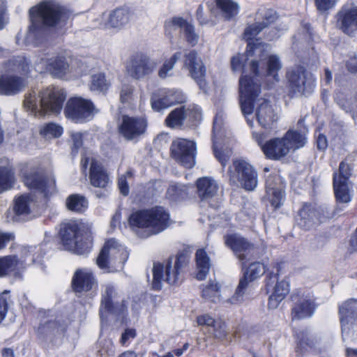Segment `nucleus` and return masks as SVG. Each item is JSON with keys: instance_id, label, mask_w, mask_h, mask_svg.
<instances>
[{"instance_id": "obj_1", "label": "nucleus", "mask_w": 357, "mask_h": 357, "mask_svg": "<svg viewBox=\"0 0 357 357\" xmlns=\"http://www.w3.org/2000/svg\"><path fill=\"white\" fill-rule=\"evenodd\" d=\"M31 22L25 36L26 43L39 44L45 34V26H54L69 17L68 11L53 1H43L29 10Z\"/></svg>"}, {"instance_id": "obj_2", "label": "nucleus", "mask_w": 357, "mask_h": 357, "mask_svg": "<svg viewBox=\"0 0 357 357\" xmlns=\"http://www.w3.org/2000/svg\"><path fill=\"white\" fill-rule=\"evenodd\" d=\"M66 98L65 91L49 86L38 92L31 91L25 96L24 106L34 116H45L60 113Z\"/></svg>"}, {"instance_id": "obj_3", "label": "nucleus", "mask_w": 357, "mask_h": 357, "mask_svg": "<svg viewBox=\"0 0 357 357\" xmlns=\"http://www.w3.org/2000/svg\"><path fill=\"white\" fill-rule=\"evenodd\" d=\"M128 221L131 229L142 238L157 234L170 224L169 214L162 206L135 211Z\"/></svg>"}, {"instance_id": "obj_4", "label": "nucleus", "mask_w": 357, "mask_h": 357, "mask_svg": "<svg viewBox=\"0 0 357 357\" xmlns=\"http://www.w3.org/2000/svg\"><path fill=\"white\" fill-rule=\"evenodd\" d=\"M269 50L270 45L268 44L249 43L246 50L247 56L258 57L250 61V71L257 77H271L274 82H278V72L282 69V63L278 55L268 54Z\"/></svg>"}, {"instance_id": "obj_5", "label": "nucleus", "mask_w": 357, "mask_h": 357, "mask_svg": "<svg viewBox=\"0 0 357 357\" xmlns=\"http://www.w3.org/2000/svg\"><path fill=\"white\" fill-rule=\"evenodd\" d=\"M60 236L65 249L78 255L88 252L93 244L91 233H81L80 227L75 220H70L61 225Z\"/></svg>"}, {"instance_id": "obj_6", "label": "nucleus", "mask_w": 357, "mask_h": 357, "mask_svg": "<svg viewBox=\"0 0 357 357\" xmlns=\"http://www.w3.org/2000/svg\"><path fill=\"white\" fill-rule=\"evenodd\" d=\"M39 250L36 247L20 246L15 254L0 257V277L17 275L27 266L40 261L41 256H35Z\"/></svg>"}, {"instance_id": "obj_7", "label": "nucleus", "mask_w": 357, "mask_h": 357, "mask_svg": "<svg viewBox=\"0 0 357 357\" xmlns=\"http://www.w3.org/2000/svg\"><path fill=\"white\" fill-rule=\"evenodd\" d=\"M189 260L185 255H179L176 258H169L165 264H155L153 268V288L160 290L162 282L174 284L178 282L183 268Z\"/></svg>"}, {"instance_id": "obj_8", "label": "nucleus", "mask_w": 357, "mask_h": 357, "mask_svg": "<svg viewBox=\"0 0 357 357\" xmlns=\"http://www.w3.org/2000/svg\"><path fill=\"white\" fill-rule=\"evenodd\" d=\"M128 250L115 239L105 243L96 259L98 266L104 272H114L122 269L128 258Z\"/></svg>"}, {"instance_id": "obj_9", "label": "nucleus", "mask_w": 357, "mask_h": 357, "mask_svg": "<svg viewBox=\"0 0 357 357\" xmlns=\"http://www.w3.org/2000/svg\"><path fill=\"white\" fill-rule=\"evenodd\" d=\"M306 143L305 136L299 132L289 130L282 138H275L262 146L266 156H286L291 150L303 147Z\"/></svg>"}, {"instance_id": "obj_10", "label": "nucleus", "mask_w": 357, "mask_h": 357, "mask_svg": "<svg viewBox=\"0 0 357 357\" xmlns=\"http://www.w3.org/2000/svg\"><path fill=\"white\" fill-rule=\"evenodd\" d=\"M265 272L264 264L260 262L250 264L240 280L234 296L230 298L231 303L237 304L247 298L252 289V282L262 276Z\"/></svg>"}, {"instance_id": "obj_11", "label": "nucleus", "mask_w": 357, "mask_h": 357, "mask_svg": "<svg viewBox=\"0 0 357 357\" xmlns=\"http://www.w3.org/2000/svg\"><path fill=\"white\" fill-rule=\"evenodd\" d=\"M98 110L93 103L81 97L70 98L66 105V116L75 123H83L91 119Z\"/></svg>"}, {"instance_id": "obj_12", "label": "nucleus", "mask_w": 357, "mask_h": 357, "mask_svg": "<svg viewBox=\"0 0 357 357\" xmlns=\"http://www.w3.org/2000/svg\"><path fill=\"white\" fill-rule=\"evenodd\" d=\"M286 78L290 92L294 95H305L313 90L314 79L303 66L290 68L286 73Z\"/></svg>"}, {"instance_id": "obj_13", "label": "nucleus", "mask_w": 357, "mask_h": 357, "mask_svg": "<svg viewBox=\"0 0 357 357\" xmlns=\"http://www.w3.org/2000/svg\"><path fill=\"white\" fill-rule=\"evenodd\" d=\"M156 67V61L147 55L136 54L128 60L126 70L131 78L140 80L152 75Z\"/></svg>"}, {"instance_id": "obj_14", "label": "nucleus", "mask_w": 357, "mask_h": 357, "mask_svg": "<svg viewBox=\"0 0 357 357\" xmlns=\"http://www.w3.org/2000/svg\"><path fill=\"white\" fill-rule=\"evenodd\" d=\"M266 280L267 291L271 292L268 307L275 309L289 292V282L286 280L279 279L278 269L275 272L267 271Z\"/></svg>"}, {"instance_id": "obj_15", "label": "nucleus", "mask_w": 357, "mask_h": 357, "mask_svg": "<svg viewBox=\"0 0 357 357\" xmlns=\"http://www.w3.org/2000/svg\"><path fill=\"white\" fill-rule=\"evenodd\" d=\"M119 296L116 289L110 284L106 285L102 293L100 316L102 321L109 314H123L127 310V305L124 301L120 303Z\"/></svg>"}, {"instance_id": "obj_16", "label": "nucleus", "mask_w": 357, "mask_h": 357, "mask_svg": "<svg viewBox=\"0 0 357 357\" xmlns=\"http://www.w3.org/2000/svg\"><path fill=\"white\" fill-rule=\"evenodd\" d=\"M24 181L29 188L38 190L47 197L56 192V183L54 177L52 175L44 176L41 172L35 169L31 170L28 174L25 172H22Z\"/></svg>"}, {"instance_id": "obj_17", "label": "nucleus", "mask_w": 357, "mask_h": 357, "mask_svg": "<svg viewBox=\"0 0 357 357\" xmlns=\"http://www.w3.org/2000/svg\"><path fill=\"white\" fill-rule=\"evenodd\" d=\"M185 99L183 93L178 90L160 89L153 93L151 104L154 111L160 112L174 104L182 103Z\"/></svg>"}, {"instance_id": "obj_18", "label": "nucleus", "mask_w": 357, "mask_h": 357, "mask_svg": "<svg viewBox=\"0 0 357 357\" xmlns=\"http://www.w3.org/2000/svg\"><path fill=\"white\" fill-rule=\"evenodd\" d=\"M233 166L240 185L247 191H253L258 184V174L254 167L243 160H235Z\"/></svg>"}, {"instance_id": "obj_19", "label": "nucleus", "mask_w": 357, "mask_h": 357, "mask_svg": "<svg viewBox=\"0 0 357 357\" xmlns=\"http://www.w3.org/2000/svg\"><path fill=\"white\" fill-rule=\"evenodd\" d=\"M146 127L147 121L145 118L123 115L119 126V132L127 140H136L144 134Z\"/></svg>"}, {"instance_id": "obj_20", "label": "nucleus", "mask_w": 357, "mask_h": 357, "mask_svg": "<svg viewBox=\"0 0 357 357\" xmlns=\"http://www.w3.org/2000/svg\"><path fill=\"white\" fill-rule=\"evenodd\" d=\"M90 164L89 180L96 188H106L111 183L110 178L103 166L95 158H84L81 160L83 171H86Z\"/></svg>"}, {"instance_id": "obj_21", "label": "nucleus", "mask_w": 357, "mask_h": 357, "mask_svg": "<svg viewBox=\"0 0 357 357\" xmlns=\"http://www.w3.org/2000/svg\"><path fill=\"white\" fill-rule=\"evenodd\" d=\"M258 19H261V22H257L248 25L244 31L243 38L248 43H261L259 40H253V38L257 36L269 24L273 23L277 19V13L271 9H260L257 13ZM249 43H248V45Z\"/></svg>"}, {"instance_id": "obj_22", "label": "nucleus", "mask_w": 357, "mask_h": 357, "mask_svg": "<svg viewBox=\"0 0 357 357\" xmlns=\"http://www.w3.org/2000/svg\"><path fill=\"white\" fill-rule=\"evenodd\" d=\"M184 66L188 70L190 76L195 80L199 88L206 91L207 89V83L205 80L206 68L196 51L192 50L185 55Z\"/></svg>"}, {"instance_id": "obj_23", "label": "nucleus", "mask_w": 357, "mask_h": 357, "mask_svg": "<svg viewBox=\"0 0 357 357\" xmlns=\"http://www.w3.org/2000/svg\"><path fill=\"white\" fill-rule=\"evenodd\" d=\"M285 184L278 175L271 174L266 178V197L275 208H280L284 203Z\"/></svg>"}, {"instance_id": "obj_24", "label": "nucleus", "mask_w": 357, "mask_h": 357, "mask_svg": "<svg viewBox=\"0 0 357 357\" xmlns=\"http://www.w3.org/2000/svg\"><path fill=\"white\" fill-rule=\"evenodd\" d=\"M201 112L199 108L194 106H181L172 110L165 119L167 126L171 128H181L186 119L191 121H197L201 119Z\"/></svg>"}, {"instance_id": "obj_25", "label": "nucleus", "mask_w": 357, "mask_h": 357, "mask_svg": "<svg viewBox=\"0 0 357 357\" xmlns=\"http://www.w3.org/2000/svg\"><path fill=\"white\" fill-rule=\"evenodd\" d=\"M339 313L342 338L345 341L350 331V325H357V300L350 299L342 303L339 307Z\"/></svg>"}, {"instance_id": "obj_26", "label": "nucleus", "mask_w": 357, "mask_h": 357, "mask_svg": "<svg viewBox=\"0 0 357 357\" xmlns=\"http://www.w3.org/2000/svg\"><path fill=\"white\" fill-rule=\"evenodd\" d=\"M166 31L171 33L179 30L183 33L186 41L192 46L198 43L199 35L195 31L194 26L183 17H174L165 22Z\"/></svg>"}, {"instance_id": "obj_27", "label": "nucleus", "mask_w": 357, "mask_h": 357, "mask_svg": "<svg viewBox=\"0 0 357 357\" xmlns=\"http://www.w3.org/2000/svg\"><path fill=\"white\" fill-rule=\"evenodd\" d=\"M294 305L292 308L291 316L293 319H301L310 317L314 312L315 304L312 296L307 294L294 296Z\"/></svg>"}, {"instance_id": "obj_28", "label": "nucleus", "mask_w": 357, "mask_h": 357, "mask_svg": "<svg viewBox=\"0 0 357 357\" xmlns=\"http://www.w3.org/2000/svg\"><path fill=\"white\" fill-rule=\"evenodd\" d=\"M340 29L346 34L353 36L357 32V6L343 8L338 13Z\"/></svg>"}, {"instance_id": "obj_29", "label": "nucleus", "mask_w": 357, "mask_h": 357, "mask_svg": "<svg viewBox=\"0 0 357 357\" xmlns=\"http://www.w3.org/2000/svg\"><path fill=\"white\" fill-rule=\"evenodd\" d=\"M26 86L24 80L13 75H3L0 77V94L13 96L21 91Z\"/></svg>"}, {"instance_id": "obj_30", "label": "nucleus", "mask_w": 357, "mask_h": 357, "mask_svg": "<svg viewBox=\"0 0 357 357\" xmlns=\"http://www.w3.org/2000/svg\"><path fill=\"white\" fill-rule=\"evenodd\" d=\"M256 110V117L261 126L268 128L278 120V116L272 105L265 100L261 99Z\"/></svg>"}, {"instance_id": "obj_31", "label": "nucleus", "mask_w": 357, "mask_h": 357, "mask_svg": "<svg viewBox=\"0 0 357 357\" xmlns=\"http://www.w3.org/2000/svg\"><path fill=\"white\" fill-rule=\"evenodd\" d=\"M40 63L52 75L61 77L70 72V65L64 56H54L50 59H41Z\"/></svg>"}, {"instance_id": "obj_32", "label": "nucleus", "mask_w": 357, "mask_h": 357, "mask_svg": "<svg viewBox=\"0 0 357 357\" xmlns=\"http://www.w3.org/2000/svg\"><path fill=\"white\" fill-rule=\"evenodd\" d=\"M239 79V91L241 97H258L261 91V85L257 76L250 77L245 74Z\"/></svg>"}, {"instance_id": "obj_33", "label": "nucleus", "mask_w": 357, "mask_h": 357, "mask_svg": "<svg viewBox=\"0 0 357 357\" xmlns=\"http://www.w3.org/2000/svg\"><path fill=\"white\" fill-rule=\"evenodd\" d=\"M225 243L241 260H243L252 249V245L238 234L227 235L225 238Z\"/></svg>"}, {"instance_id": "obj_34", "label": "nucleus", "mask_w": 357, "mask_h": 357, "mask_svg": "<svg viewBox=\"0 0 357 357\" xmlns=\"http://www.w3.org/2000/svg\"><path fill=\"white\" fill-rule=\"evenodd\" d=\"M94 283L95 279L92 273L86 268L77 270L72 280L73 288L77 292L91 289Z\"/></svg>"}, {"instance_id": "obj_35", "label": "nucleus", "mask_w": 357, "mask_h": 357, "mask_svg": "<svg viewBox=\"0 0 357 357\" xmlns=\"http://www.w3.org/2000/svg\"><path fill=\"white\" fill-rule=\"evenodd\" d=\"M197 192L202 202H210L218 192V185L211 177H202L197 181Z\"/></svg>"}, {"instance_id": "obj_36", "label": "nucleus", "mask_w": 357, "mask_h": 357, "mask_svg": "<svg viewBox=\"0 0 357 357\" xmlns=\"http://www.w3.org/2000/svg\"><path fill=\"white\" fill-rule=\"evenodd\" d=\"M170 151L172 156H195L197 144L192 140L177 138L173 140Z\"/></svg>"}, {"instance_id": "obj_37", "label": "nucleus", "mask_w": 357, "mask_h": 357, "mask_svg": "<svg viewBox=\"0 0 357 357\" xmlns=\"http://www.w3.org/2000/svg\"><path fill=\"white\" fill-rule=\"evenodd\" d=\"M349 181L340 180L336 174L333 175V189L335 198L339 203H349L351 200Z\"/></svg>"}, {"instance_id": "obj_38", "label": "nucleus", "mask_w": 357, "mask_h": 357, "mask_svg": "<svg viewBox=\"0 0 357 357\" xmlns=\"http://www.w3.org/2000/svg\"><path fill=\"white\" fill-rule=\"evenodd\" d=\"M316 214L317 211L313 210L310 205L305 204L296 218L298 225L305 229H310L318 223L315 218Z\"/></svg>"}, {"instance_id": "obj_39", "label": "nucleus", "mask_w": 357, "mask_h": 357, "mask_svg": "<svg viewBox=\"0 0 357 357\" xmlns=\"http://www.w3.org/2000/svg\"><path fill=\"white\" fill-rule=\"evenodd\" d=\"M131 13L126 8H117L110 13L106 26L109 28L119 29L128 24Z\"/></svg>"}, {"instance_id": "obj_40", "label": "nucleus", "mask_w": 357, "mask_h": 357, "mask_svg": "<svg viewBox=\"0 0 357 357\" xmlns=\"http://www.w3.org/2000/svg\"><path fill=\"white\" fill-rule=\"evenodd\" d=\"M202 297L206 301L218 303L220 301V285L216 281H209L201 286Z\"/></svg>"}, {"instance_id": "obj_41", "label": "nucleus", "mask_w": 357, "mask_h": 357, "mask_svg": "<svg viewBox=\"0 0 357 357\" xmlns=\"http://www.w3.org/2000/svg\"><path fill=\"white\" fill-rule=\"evenodd\" d=\"M196 263L197 273L196 277L198 280H204L210 268V259L204 249H199L196 252Z\"/></svg>"}, {"instance_id": "obj_42", "label": "nucleus", "mask_w": 357, "mask_h": 357, "mask_svg": "<svg viewBox=\"0 0 357 357\" xmlns=\"http://www.w3.org/2000/svg\"><path fill=\"white\" fill-rule=\"evenodd\" d=\"M222 126V119L221 116L217 115L213 121V151L215 156H228L231 155V150L230 149H219L218 142L216 138L220 135V132Z\"/></svg>"}, {"instance_id": "obj_43", "label": "nucleus", "mask_w": 357, "mask_h": 357, "mask_svg": "<svg viewBox=\"0 0 357 357\" xmlns=\"http://www.w3.org/2000/svg\"><path fill=\"white\" fill-rule=\"evenodd\" d=\"M15 183V174L12 168H0V194L13 188Z\"/></svg>"}, {"instance_id": "obj_44", "label": "nucleus", "mask_w": 357, "mask_h": 357, "mask_svg": "<svg viewBox=\"0 0 357 357\" xmlns=\"http://www.w3.org/2000/svg\"><path fill=\"white\" fill-rule=\"evenodd\" d=\"M215 2L222 16L227 20L232 19L238 13V5L231 0H215Z\"/></svg>"}, {"instance_id": "obj_45", "label": "nucleus", "mask_w": 357, "mask_h": 357, "mask_svg": "<svg viewBox=\"0 0 357 357\" xmlns=\"http://www.w3.org/2000/svg\"><path fill=\"white\" fill-rule=\"evenodd\" d=\"M181 53H174L169 59L165 61L158 71V76L162 79H166L172 76L173 69L177 61L181 58Z\"/></svg>"}, {"instance_id": "obj_46", "label": "nucleus", "mask_w": 357, "mask_h": 357, "mask_svg": "<svg viewBox=\"0 0 357 357\" xmlns=\"http://www.w3.org/2000/svg\"><path fill=\"white\" fill-rule=\"evenodd\" d=\"M32 199L30 195H23L15 199L13 211L17 216L26 215L30 213Z\"/></svg>"}, {"instance_id": "obj_47", "label": "nucleus", "mask_w": 357, "mask_h": 357, "mask_svg": "<svg viewBox=\"0 0 357 357\" xmlns=\"http://www.w3.org/2000/svg\"><path fill=\"white\" fill-rule=\"evenodd\" d=\"M67 208L73 211L82 213L88 208V201L79 195H72L66 199Z\"/></svg>"}, {"instance_id": "obj_48", "label": "nucleus", "mask_w": 357, "mask_h": 357, "mask_svg": "<svg viewBox=\"0 0 357 357\" xmlns=\"http://www.w3.org/2000/svg\"><path fill=\"white\" fill-rule=\"evenodd\" d=\"M109 86L110 83L106 79L104 73H99L91 75L89 84L91 91L105 92Z\"/></svg>"}, {"instance_id": "obj_49", "label": "nucleus", "mask_w": 357, "mask_h": 357, "mask_svg": "<svg viewBox=\"0 0 357 357\" xmlns=\"http://www.w3.org/2000/svg\"><path fill=\"white\" fill-rule=\"evenodd\" d=\"M63 128L54 123H49L40 130V135L45 139L58 138L63 134Z\"/></svg>"}, {"instance_id": "obj_50", "label": "nucleus", "mask_w": 357, "mask_h": 357, "mask_svg": "<svg viewBox=\"0 0 357 357\" xmlns=\"http://www.w3.org/2000/svg\"><path fill=\"white\" fill-rule=\"evenodd\" d=\"M257 98L255 97H249L244 98L240 96V105L241 111L247 119L248 123L252 127L253 126L252 121L250 120L248 118L249 115H251L253 112V103L255 101Z\"/></svg>"}, {"instance_id": "obj_51", "label": "nucleus", "mask_w": 357, "mask_h": 357, "mask_svg": "<svg viewBox=\"0 0 357 357\" xmlns=\"http://www.w3.org/2000/svg\"><path fill=\"white\" fill-rule=\"evenodd\" d=\"M185 195V190L182 188V186L176 184L170 185L167 191V197L173 201L183 198Z\"/></svg>"}, {"instance_id": "obj_52", "label": "nucleus", "mask_w": 357, "mask_h": 357, "mask_svg": "<svg viewBox=\"0 0 357 357\" xmlns=\"http://www.w3.org/2000/svg\"><path fill=\"white\" fill-rule=\"evenodd\" d=\"M71 150L73 154H77L83 145V134L79 132H71L70 134Z\"/></svg>"}, {"instance_id": "obj_53", "label": "nucleus", "mask_w": 357, "mask_h": 357, "mask_svg": "<svg viewBox=\"0 0 357 357\" xmlns=\"http://www.w3.org/2000/svg\"><path fill=\"white\" fill-rule=\"evenodd\" d=\"M336 174L340 180L349 181L351 174V166L346 160L342 161L339 166V169L337 172H334L333 175Z\"/></svg>"}, {"instance_id": "obj_54", "label": "nucleus", "mask_w": 357, "mask_h": 357, "mask_svg": "<svg viewBox=\"0 0 357 357\" xmlns=\"http://www.w3.org/2000/svg\"><path fill=\"white\" fill-rule=\"evenodd\" d=\"M132 177V172L131 171H128L125 174H123L119 176L118 181V186L120 190V192L126 196L129 193V186L128 184V180H130Z\"/></svg>"}, {"instance_id": "obj_55", "label": "nucleus", "mask_w": 357, "mask_h": 357, "mask_svg": "<svg viewBox=\"0 0 357 357\" xmlns=\"http://www.w3.org/2000/svg\"><path fill=\"white\" fill-rule=\"evenodd\" d=\"M245 59L243 55L237 54L231 59V68L234 72H240L243 70Z\"/></svg>"}, {"instance_id": "obj_56", "label": "nucleus", "mask_w": 357, "mask_h": 357, "mask_svg": "<svg viewBox=\"0 0 357 357\" xmlns=\"http://www.w3.org/2000/svg\"><path fill=\"white\" fill-rule=\"evenodd\" d=\"M315 6L320 13L331 9L336 3V0H314Z\"/></svg>"}, {"instance_id": "obj_57", "label": "nucleus", "mask_w": 357, "mask_h": 357, "mask_svg": "<svg viewBox=\"0 0 357 357\" xmlns=\"http://www.w3.org/2000/svg\"><path fill=\"white\" fill-rule=\"evenodd\" d=\"M8 298L9 296H8L7 291H4L0 294V323L4 319L8 312Z\"/></svg>"}, {"instance_id": "obj_58", "label": "nucleus", "mask_w": 357, "mask_h": 357, "mask_svg": "<svg viewBox=\"0 0 357 357\" xmlns=\"http://www.w3.org/2000/svg\"><path fill=\"white\" fill-rule=\"evenodd\" d=\"M136 337V331L134 328H126L122 333L120 342L123 346H127Z\"/></svg>"}, {"instance_id": "obj_59", "label": "nucleus", "mask_w": 357, "mask_h": 357, "mask_svg": "<svg viewBox=\"0 0 357 357\" xmlns=\"http://www.w3.org/2000/svg\"><path fill=\"white\" fill-rule=\"evenodd\" d=\"M133 89L132 86L128 84H125L122 86L120 93V100L121 102H126L131 98Z\"/></svg>"}, {"instance_id": "obj_60", "label": "nucleus", "mask_w": 357, "mask_h": 357, "mask_svg": "<svg viewBox=\"0 0 357 357\" xmlns=\"http://www.w3.org/2000/svg\"><path fill=\"white\" fill-rule=\"evenodd\" d=\"M197 322L199 326H206L212 328L215 325V320L208 314H203L197 317Z\"/></svg>"}, {"instance_id": "obj_61", "label": "nucleus", "mask_w": 357, "mask_h": 357, "mask_svg": "<svg viewBox=\"0 0 357 357\" xmlns=\"http://www.w3.org/2000/svg\"><path fill=\"white\" fill-rule=\"evenodd\" d=\"M211 328L215 337L220 338L225 335V324L221 321L215 320V325Z\"/></svg>"}, {"instance_id": "obj_62", "label": "nucleus", "mask_w": 357, "mask_h": 357, "mask_svg": "<svg viewBox=\"0 0 357 357\" xmlns=\"http://www.w3.org/2000/svg\"><path fill=\"white\" fill-rule=\"evenodd\" d=\"M16 70L23 75H26L29 71V63L24 57H20L16 61Z\"/></svg>"}, {"instance_id": "obj_63", "label": "nucleus", "mask_w": 357, "mask_h": 357, "mask_svg": "<svg viewBox=\"0 0 357 357\" xmlns=\"http://www.w3.org/2000/svg\"><path fill=\"white\" fill-rule=\"evenodd\" d=\"M39 330L41 332H48V331H54L59 332V331H62L61 326H59L57 322L55 321H50L43 326L39 328Z\"/></svg>"}, {"instance_id": "obj_64", "label": "nucleus", "mask_w": 357, "mask_h": 357, "mask_svg": "<svg viewBox=\"0 0 357 357\" xmlns=\"http://www.w3.org/2000/svg\"><path fill=\"white\" fill-rule=\"evenodd\" d=\"M176 161L187 169H190L195 165V158H176Z\"/></svg>"}]
</instances>
